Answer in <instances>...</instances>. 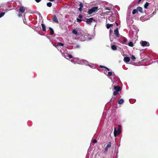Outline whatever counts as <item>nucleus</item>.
Instances as JSON below:
<instances>
[{"mask_svg": "<svg viewBox=\"0 0 158 158\" xmlns=\"http://www.w3.org/2000/svg\"><path fill=\"white\" fill-rule=\"evenodd\" d=\"M19 11L22 13H23L25 11V7L23 6H21L20 7L19 9Z\"/></svg>", "mask_w": 158, "mask_h": 158, "instance_id": "9", "label": "nucleus"}, {"mask_svg": "<svg viewBox=\"0 0 158 158\" xmlns=\"http://www.w3.org/2000/svg\"><path fill=\"white\" fill-rule=\"evenodd\" d=\"M131 59L133 60H134L136 58L133 55H132L131 57Z\"/></svg>", "mask_w": 158, "mask_h": 158, "instance_id": "24", "label": "nucleus"}, {"mask_svg": "<svg viewBox=\"0 0 158 158\" xmlns=\"http://www.w3.org/2000/svg\"><path fill=\"white\" fill-rule=\"evenodd\" d=\"M82 8H81V7H80L79 8V10L80 11H81V10H82Z\"/></svg>", "mask_w": 158, "mask_h": 158, "instance_id": "35", "label": "nucleus"}, {"mask_svg": "<svg viewBox=\"0 0 158 158\" xmlns=\"http://www.w3.org/2000/svg\"><path fill=\"white\" fill-rule=\"evenodd\" d=\"M92 142L94 143H96L97 142V140L96 139H94L92 141Z\"/></svg>", "mask_w": 158, "mask_h": 158, "instance_id": "29", "label": "nucleus"}, {"mask_svg": "<svg viewBox=\"0 0 158 158\" xmlns=\"http://www.w3.org/2000/svg\"><path fill=\"white\" fill-rule=\"evenodd\" d=\"M111 49L113 50H115L117 49V47L114 45H112L111 46Z\"/></svg>", "mask_w": 158, "mask_h": 158, "instance_id": "14", "label": "nucleus"}, {"mask_svg": "<svg viewBox=\"0 0 158 158\" xmlns=\"http://www.w3.org/2000/svg\"><path fill=\"white\" fill-rule=\"evenodd\" d=\"M18 16L19 17H21L22 16V15L21 14H19L18 15Z\"/></svg>", "mask_w": 158, "mask_h": 158, "instance_id": "33", "label": "nucleus"}, {"mask_svg": "<svg viewBox=\"0 0 158 158\" xmlns=\"http://www.w3.org/2000/svg\"><path fill=\"white\" fill-rule=\"evenodd\" d=\"M127 41V39L125 37L123 38V42L124 43L126 42Z\"/></svg>", "mask_w": 158, "mask_h": 158, "instance_id": "28", "label": "nucleus"}, {"mask_svg": "<svg viewBox=\"0 0 158 158\" xmlns=\"http://www.w3.org/2000/svg\"><path fill=\"white\" fill-rule=\"evenodd\" d=\"M106 9L108 10H110V9H109L108 7H106Z\"/></svg>", "mask_w": 158, "mask_h": 158, "instance_id": "40", "label": "nucleus"}, {"mask_svg": "<svg viewBox=\"0 0 158 158\" xmlns=\"http://www.w3.org/2000/svg\"><path fill=\"white\" fill-rule=\"evenodd\" d=\"M41 26L42 28V30L44 31H46V27L45 25L43 23L41 24Z\"/></svg>", "mask_w": 158, "mask_h": 158, "instance_id": "12", "label": "nucleus"}, {"mask_svg": "<svg viewBox=\"0 0 158 158\" xmlns=\"http://www.w3.org/2000/svg\"><path fill=\"white\" fill-rule=\"evenodd\" d=\"M114 34L117 37H119V34L118 32V28H116L114 31Z\"/></svg>", "mask_w": 158, "mask_h": 158, "instance_id": "8", "label": "nucleus"}, {"mask_svg": "<svg viewBox=\"0 0 158 158\" xmlns=\"http://www.w3.org/2000/svg\"><path fill=\"white\" fill-rule=\"evenodd\" d=\"M75 47L76 48H79L80 47V46L79 44H77L75 46Z\"/></svg>", "mask_w": 158, "mask_h": 158, "instance_id": "30", "label": "nucleus"}, {"mask_svg": "<svg viewBox=\"0 0 158 158\" xmlns=\"http://www.w3.org/2000/svg\"><path fill=\"white\" fill-rule=\"evenodd\" d=\"M86 19L85 22L87 24H91V23L92 22V20H93V18H91L89 19Z\"/></svg>", "mask_w": 158, "mask_h": 158, "instance_id": "7", "label": "nucleus"}, {"mask_svg": "<svg viewBox=\"0 0 158 158\" xmlns=\"http://www.w3.org/2000/svg\"><path fill=\"white\" fill-rule=\"evenodd\" d=\"M113 25L112 24H110L109 23H107L106 25V28L107 29H109L111 26Z\"/></svg>", "mask_w": 158, "mask_h": 158, "instance_id": "19", "label": "nucleus"}, {"mask_svg": "<svg viewBox=\"0 0 158 158\" xmlns=\"http://www.w3.org/2000/svg\"><path fill=\"white\" fill-rule=\"evenodd\" d=\"M47 5L48 7H51L52 6V3L51 2H48Z\"/></svg>", "mask_w": 158, "mask_h": 158, "instance_id": "22", "label": "nucleus"}, {"mask_svg": "<svg viewBox=\"0 0 158 158\" xmlns=\"http://www.w3.org/2000/svg\"><path fill=\"white\" fill-rule=\"evenodd\" d=\"M52 21L53 22L58 23L59 22L57 17L56 15H53Z\"/></svg>", "mask_w": 158, "mask_h": 158, "instance_id": "6", "label": "nucleus"}, {"mask_svg": "<svg viewBox=\"0 0 158 158\" xmlns=\"http://www.w3.org/2000/svg\"><path fill=\"white\" fill-rule=\"evenodd\" d=\"M110 33L111 32V30H110Z\"/></svg>", "mask_w": 158, "mask_h": 158, "instance_id": "42", "label": "nucleus"}, {"mask_svg": "<svg viewBox=\"0 0 158 158\" xmlns=\"http://www.w3.org/2000/svg\"><path fill=\"white\" fill-rule=\"evenodd\" d=\"M72 32L73 33L76 35H78L77 31L75 29H73V30Z\"/></svg>", "mask_w": 158, "mask_h": 158, "instance_id": "17", "label": "nucleus"}, {"mask_svg": "<svg viewBox=\"0 0 158 158\" xmlns=\"http://www.w3.org/2000/svg\"><path fill=\"white\" fill-rule=\"evenodd\" d=\"M128 45L131 47H133L134 46L133 43L132 42H130L128 44Z\"/></svg>", "mask_w": 158, "mask_h": 158, "instance_id": "21", "label": "nucleus"}, {"mask_svg": "<svg viewBox=\"0 0 158 158\" xmlns=\"http://www.w3.org/2000/svg\"><path fill=\"white\" fill-rule=\"evenodd\" d=\"M141 44L142 46L143 47H145V46H149L150 45L149 43L145 41H142L140 43Z\"/></svg>", "mask_w": 158, "mask_h": 158, "instance_id": "5", "label": "nucleus"}, {"mask_svg": "<svg viewBox=\"0 0 158 158\" xmlns=\"http://www.w3.org/2000/svg\"><path fill=\"white\" fill-rule=\"evenodd\" d=\"M124 60L126 62H128L130 60V58L126 56L124 58Z\"/></svg>", "mask_w": 158, "mask_h": 158, "instance_id": "11", "label": "nucleus"}, {"mask_svg": "<svg viewBox=\"0 0 158 158\" xmlns=\"http://www.w3.org/2000/svg\"><path fill=\"white\" fill-rule=\"evenodd\" d=\"M49 30H50V34L51 35H53L54 33V32L53 29L51 28V27H49Z\"/></svg>", "mask_w": 158, "mask_h": 158, "instance_id": "13", "label": "nucleus"}, {"mask_svg": "<svg viewBox=\"0 0 158 158\" xmlns=\"http://www.w3.org/2000/svg\"><path fill=\"white\" fill-rule=\"evenodd\" d=\"M5 14V12L0 13V18L3 16Z\"/></svg>", "mask_w": 158, "mask_h": 158, "instance_id": "23", "label": "nucleus"}, {"mask_svg": "<svg viewBox=\"0 0 158 158\" xmlns=\"http://www.w3.org/2000/svg\"><path fill=\"white\" fill-rule=\"evenodd\" d=\"M68 56L70 58H73V56L71 54H68Z\"/></svg>", "mask_w": 158, "mask_h": 158, "instance_id": "32", "label": "nucleus"}, {"mask_svg": "<svg viewBox=\"0 0 158 158\" xmlns=\"http://www.w3.org/2000/svg\"><path fill=\"white\" fill-rule=\"evenodd\" d=\"M114 91L113 92V95L114 96L117 95L118 92L121 90V88L118 86H114Z\"/></svg>", "mask_w": 158, "mask_h": 158, "instance_id": "3", "label": "nucleus"}, {"mask_svg": "<svg viewBox=\"0 0 158 158\" xmlns=\"http://www.w3.org/2000/svg\"><path fill=\"white\" fill-rule=\"evenodd\" d=\"M111 146V143L110 142H109L108 144L105 147L104 149V153L106 154L108 152V148H110Z\"/></svg>", "mask_w": 158, "mask_h": 158, "instance_id": "4", "label": "nucleus"}, {"mask_svg": "<svg viewBox=\"0 0 158 158\" xmlns=\"http://www.w3.org/2000/svg\"><path fill=\"white\" fill-rule=\"evenodd\" d=\"M115 23H116L117 26H118V23H117L116 22H115Z\"/></svg>", "mask_w": 158, "mask_h": 158, "instance_id": "41", "label": "nucleus"}, {"mask_svg": "<svg viewBox=\"0 0 158 158\" xmlns=\"http://www.w3.org/2000/svg\"><path fill=\"white\" fill-rule=\"evenodd\" d=\"M77 22H78V23H80L82 21V20L81 19H79L78 18H77Z\"/></svg>", "mask_w": 158, "mask_h": 158, "instance_id": "25", "label": "nucleus"}, {"mask_svg": "<svg viewBox=\"0 0 158 158\" xmlns=\"http://www.w3.org/2000/svg\"><path fill=\"white\" fill-rule=\"evenodd\" d=\"M100 67L101 68H105V67L104 66H103L100 65Z\"/></svg>", "mask_w": 158, "mask_h": 158, "instance_id": "36", "label": "nucleus"}, {"mask_svg": "<svg viewBox=\"0 0 158 158\" xmlns=\"http://www.w3.org/2000/svg\"><path fill=\"white\" fill-rule=\"evenodd\" d=\"M149 5V3L147 2H146V3L144 5V8L145 9H147L148 8V7Z\"/></svg>", "mask_w": 158, "mask_h": 158, "instance_id": "16", "label": "nucleus"}, {"mask_svg": "<svg viewBox=\"0 0 158 158\" xmlns=\"http://www.w3.org/2000/svg\"><path fill=\"white\" fill-rule=\"evenodd\" d=\"M78 17L80 19H81L83 18V16L82 15H81V14H80L79 15Z\"/></svg>", "mask_w": 158, "mask_h": 158, "instance_id": "31", "label": "nucleus"}, {"mask_svg": "<svg viewBox=\"0 0 158 158\" xmlns=\"http://www.w3.org/2000/svg\"><path fill=\"white\" fill-rule=\"evenodd\" d=\"M98 6L93 7L91 9H89L87 12L89 15H91L93 13L96 12L98 10Z\"/></svg>", "mask_w": 158, "mask_h": 158, "instance_id": "2", "label": "nucleus"}, {"mask_svg": "<svg viewBox=\"0 0 158 158\" xmlns=\"http://www.w3.org/2000/svg\"><path fill=\"white\" fill-rule=\"evenodd\" d=\"M83 19V18H82V19H81L82 20V21H85H85H86V19Z\"/></svg>", "mask_w": 158, "mask_h": 158, "instance_id": "38", "label": "nucleus"}, {"mask_svg": "<svg viewBox=\"0 0 158 158\" xmlns=\"http://www.w3.org/2000/svg\"><path fill=\"white\" fill-rule=\"evenodd\" d=\"M137 9L138 10V11H139L141 13H143V8L142 7L139 6L137 8Z\"/></svg>", "mask_w": 158, "mask_h": 158, "instance_id": "10", "label": "nucleus"}, {"mask_svg": "<svg viewBox=\"0 0 158 158\" xmlns=\"http://www.w3.org/2000/svg\"><path fill=\"white\" fill-rule=\"evenodd\" d=\"M64 45V44L61 42H58L56 45L57 46H63Z\"/></svg>", "mask_w": 158, "mask_h": 158, "instance_id": "20", "label": "nucleus"}, {"mask_svg": "<svg viewBox=\"0 0 158 158\" xmlns=\"http://www.w3.org/2000/svg\"><path fill=\"white\" fill-rule=\"evenodd\" d=\"M105 69H106L108 71H109L110 70V69L107 68V67H105Z\"/></svg>", "mask_w": 158, "mask_h": 158, "instance_id": "37", "label": "nucleus"}, {"mask_svg": "<svg viewBox=\"0 0 158 158\" xmlns=\"http://www.w3.org/2000/svg\"><path fill=\"white\" fill-rule=\"evenodd\" d=\"M37 2H39L41 1V0H35Z\"/></svg>", "mask_w": 158, "mask_h": 158, "instance_id": "34", "label": "nucleus"}, {"mask_svg": "<svg viewBox=\"0 0 158 158\" xmlns=\"http://www.w3.org/2000/svg\"><path fill=\"white\" fill-rule=\"evenodd\" d=\"M112 74V73L111 72H109L108 73V76H111Z\"/></svg>", "mask_w": 158, "mask_h": 158, "instance_id": "26", "label": "nucleus"}, {"mask_svg": "<svg viewBox=\"0 0 158 158\" xmlns=\"http://www.w3.org/2000/svg\"><path fill=\"white\" fill-rule=\"evenodd\" d=\"M80 7L83 8V4L82 3H80L79 4Z\"/></svg>", "mask_w": 158, "mask_h": 158, "instance_id": "27", "label": "nucleus"}, {"mask_svg": "<svg viewBox=\"0 0 158 158\" xmlns=\"http://www.w3.org/2000/svg\"><path fill=\"white\" fill-rule=\"evenodd\" d=\"M124 102V100H123V99H121L119 100H118V103L119 104H121Z\"/></svg>", "mask_w": 158, "mask_h": 158, "instance_id": "15", "label": "nucleus"}, {"mask_svg": "<svg viewBox=\"0 0 158 158\" xmlns=\"http://www.w3.org/2000/svg\"><path fill=\"white\" fill-rule=\"evenodd\" d=\"M121 131V126L120 125L118 126V129L116 130V128L115 127L114 129V135L116 137L117 135L120 134Z\"/></svg>", "mask_w": 158, "mask_h": 158, "instance_id": "1", "label": "nucleus"}, {"mask_svg": "<svg viewBox=\"0 0 158 158\" xmlns=\"http://www.w3.org/2000/svg\"><path fill=\"white\" fill-rule=\"evenodd\" d=\"M142 0H139L138 2V3H139L140 2H141Z\"/></svg>", "mask_w": 158, "mask_h": 158, "instance_id": "39", "label": "nucleus"}, {"mask_svg": "<svg viewBox=\"0 0 158 158\" xmlns=\"http://www.w3.org/2000/svg\"><path fill=\"white\" fill-rule=\"evenodd\" d=\"M138 12L137 9H133L132 12L133 15H134Z\"/></svg>", "mask_w": 158, "mask_h": 158, "instance_id": "18", "label": "nucleus"}]
</instances>
